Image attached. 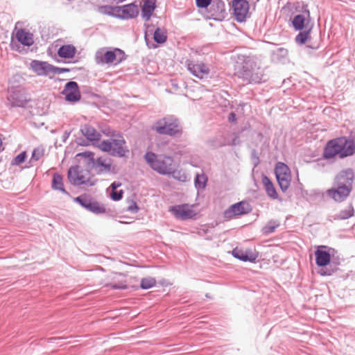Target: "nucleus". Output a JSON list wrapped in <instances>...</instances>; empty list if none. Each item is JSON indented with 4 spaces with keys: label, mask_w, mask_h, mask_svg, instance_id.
Returning a JSON list of instances; mask_svg holds the SVG:
<instances>
[{
    "label": "nucleus",
    "mask_w": 355,
    "mask_h": 355,
    "mask_svg": "<svg viewBox=\"0 0 355 355\" xmlns=\"http://www.w3.org/2000/svg\"><path fill=\"white\" fill-rule=\"evenodd\" d=\"M354 173L351 168L343 170L335 177L333 187L327 191V195L335 202H342L353 189Z\"/></svg>",
    "instance_id": "obj_1"
},
{
    "label": "nucleus",
    "mask_w": 355,
    "mask_h": 355,
    "mask_svg": "<svg viewBox=\"0 0 355 355\" xmlns=\"http://www.w3.org/2000/svg\"><path fill=\"white\" fill-rule=\"evenodd\" d=\"M355 154V133L348 137H341L327 142L323 152L324 159H331L338 155L345 158Z\"/></svg>",
    "instance_id": "obj_2"
},
{
    "label": "nucleus",
    "mask_w": 355,
    "mask_h": 355,
    "mask_svg": "<svg viewBox=\"0 0 355 355\" xmlns=\"http://www.w3.org/2000/svg\"><path fill=\"white\" fill-rule=\"evenodd\" d=\"M238 77L248 84H257L266 81L263 69L254 58L245 57L241 68L237 71Z\"/></svg>",
    "instance_id": "obj_3"
},
{
    "label": "nucleus",
    "mask_w": 355,
    "mask_h": 355,
    "mask_svg": "<svg viewBox=\"0 0 355 355\" xmlns=\"http://www.w3.org/2000/svg\"><path fill=\"white\" fill-rule=\"evenodd\" d=\"M103 132L111 138L102 141L98 145V148L113 157H125L129 150L123 135L119 132L114 130H109L107 132L104 131Z\"/></svg>",
    "instance_id": "obj_4"
},
{
    "label": "nucleus",
    "mask_w": 355,
    "mask_h": 355,
    "mask_svg": "<svg viewBox=\"0 0 355 355\" xmlns=\"http://www.w3.org/2000/svg\"><path fill=\"white\" fill-rule=\"evenodd\" d=\"M144 159L148 166L160 175L175 173L174 159L172 157L165 155H157L148 151L144 155Z\"/></svg>",
    "instance_id": "obj_5"
},
{
    "label": "nucleus",
    "mask_w": 355,
    "mask_h": 355,
    "mask_svg": "<svg viewBox=\"0 0 355 355\" xmlns=\"http://www.w3.org/2000/svg\"><path fill=\"white\" fill-rule=\"evenodd\" d=\"M151 130L159 135L179 137L182 134V128L178 118L174 115H166L157 120Z\"/></svg>",
    "instance_id": "obj_6"
},
{
    "label": "nucleus",
    "mask_w": 355,
    "mask_h": 355,
    "mask_svg": "<svg viewBox=\"0 0 355 355\" xmlns=\"http://www.w3.org/2000/svg\"><path fill=\"white\" fill-rule=\"evenodd\" d=\"M7 101L11 107H24L30 101L25 89L20 87H12L8 89Z\"/></svg>",
    "instance_id": "obj_7"
},
{
    "label": "nucleus",
    "mask_w": 355,
    "mask_h": 355,
    "mask_svg": "<svg viewBox=\"0 0 355 355\" xmlns=\"http://www.w3.org/2000/svg\"><path fill=\"white\" fill-rule=\"evenodd\" d=\"M275 173L281 190L287 191L291 185V175L288 166L283 162H277L275 168Z\"/></svg>",
    "instance_id": "obj_8"
},
{
    "label": "nucleus",
    "mask_w": 355,
    "mask_h": 355,
    "mask_svg": "<svg viewBox=\"0 0 355 355\" xmlns=\"http://www.w3.org/2000/svg\"><path fill=\"white\" fill-rule=\"evenodd\" d=\"M73 200L88 211L95 214H100L105 212V208L104 206L101 205L98 202L93 200L92 198L86 195L79 196L75 198Z\"/></svg>",
    "instance_id": "obj_9"
},
{
    "label": "nucleus",
    "mask_w": 355,
    "mask_h": 355,
    "mask_svg": "<svg viewBox=\"0 0 355 355\" xmlns=\"http://www.w3.org/2000/svg\"><path fill=\"white\" fill-rule=\"evenodd\" d=\"M252 211L250 205L245 201H241L231 205L223 212V218L227 220L233 217L250 213Z\"/></svg>",
    "instance_id": "obj_10"
},
{
    "label": "nucleus",
    "mask_w": 355,
    "mask_h": 355,
    "mask_svg": "<svg viewBox=\"0 0 355 355\" xmlns=\"http://www.w3.org/2000/svg\"><path fill=\"white\" fill-rule=\"evenodd\" d=\"M208 18L215 21H223L227 15L223 0H212L208 10Z\"/></svg>",
    "instance_id": "obj_11"
},
{
    "label": "nucleus",
    "mask_w": 355,
    "mask_h": 355,
    "mask_svg": "<svg viewBox=\"0 0 355 355\" xmlns=\"http://www.w3.org/2000/svg\"><path fill=\"white\" fill-rule=\"evenodd\" d=\"M61 94L64 96L67 101L72 103L79 101L81 98L78 85L75 81L67 83Z\"/></svg>",
    "instance_id": "obj_12"
},
{
    "label": "nucleus",
    "mask_w": 355,
    "mask_h": 355,
    "mask_svg": "<svg viewBox=\"0 0 355 355\" xmlns=\"http://www.w3.org/2000/svg\"><path fill=\"white\" fill-rule=\"evenodd\" d=\"M232 8L235 19L244 22L249 13V3L246 0H232Z\"/></svg>",
    "instance_id": "obj_13"
},
{
    "label": "nucleus",
    "mask_w": 355,
    "mask_h": 355,
    "mask_svg": "<svg viewBox=\"0 0 355 355\" xmlns=\"http://www.w3.org/2000/svg\"><path fill=\"white\" fill-rule=\"evenodd\" d=\"M186 66L187 70L192 75L200 79L207 78L210 73L209 67L203 62L196 64L193 61L187 60Z\"/></svg>",
    "instance_id": "obj_14"
},
{
    "label": "nucleus",
    "mask_w": 355,
    "mask_h": 355,
    "mask_svg": "<svg viewBox=\"0 0 355 355\" xmlns=\"http://www.w3.org/2000/svg\"><path fill=\"white\" fill-rule=\"evenodd\" d=\"M170 211L177 218L181 220L191 218L194 215L193 211L187 204L172 206L170 207Z\"/></svg>",
    "instance_id": "obj_15"
},
{
    "label": "nucleus",
    "mask_w": 355,
    "mask_h": 355,
    "mask_svg": "<svg viewBox=\"0 0 355 355\" xmlns=\"http://www.w3.org/2000/svg\"><path fill=\"white\" fill-rule=\"evenodd\" d=\"M30 69L37 76H46L51 73V64L45 61L34 60L30 64Z\"/></svg>",
    "instance_id": "obj_16"
},
{
    "label": "nucleus",
    "mask_w": 355,
    "mask_h": 355,
    "mask_svg": "<svg viewBox=\"0 0 355 355\" xmlns=\"http://www.w3.org/2000/svg\"><path fill=\"white\" fill-rule=\"evenodd\" d=\"M97 174L108 173L111 171V159L99 157L93 164Z\"/></svg>",
    "instance_id": "obj_17"
},
{
    "label": "nucleus",
    "mask_w": 355,
    "mask_h": 355,
    "mask_svg": "<svg viewBox=\"0 0 355 355\" xmlns=\"http://www.w3.org/2000/svg\"><path fill=\"white\" fill-rule=\"evenodd\" d=\"M232 254L235 258L243 261L253 262L258 257V254L253 252L251 250L243 251L238 248H234L232 250Z\"/></svg>",
    "instance_id": "obj_18"
},
{
    "label": "nucleus",
    "mask_w": 355,
    "mask_h": 355,
    "mask_svg": "<svg viewBox=\"0 0 355 355\" xmlns=\"http://www.w3.org/2000/svg\"><path fill=\"white\" fill-rule=\"evenodd\" d=\"M82 134L90 141H98L101 138V134L91 125L85 124L80 128Z\"/></svg>",
    "instance_id": "obj_19"
},
{
    "label": "nucleus",
    "mask_w": 355,
    "mask_h": 355,
    "mask_svg": "<svg viewBox=\"0 0 355 355\" xmlns=\"http://www.w3.org/2000/svg\"><path fill=\"white\" fill-rule=\"evenodd\" d=\"M138 15V6L135 3L122 6V19H135Z\"/></svg>",
    "instance_id": "obj_20"
},
{
    "label": "nucleus",
    "mask_w": 355,
    "mask_h": 355,
    "mask_svg": "<svg viewBox=\"0 0 355 355\" xmlns=\"http://www.w3.org/2000/svg\"><path fill=\"white\" fill-rule=\"evenodd\" d=\"M15 36L17 41L24 46H31L34 43L33 34L23 28L17 30Z\"/></svg>",
    "instance_id": "obj_21"
},
{
    "label": "nucleus",
    "mask_w": 355,
    "mask_h": 355,
    "mask_svg": "<svg viewBox=\"0 0 355 355\" xmlns=\"http://www.w3.org/2000/svg\"><path fill=\"white\" fill-rule=\"evenodd\" d=\"M315 263L320 267H326L330 263L331 254L329 252L322 250H317L315 252Z\"/></svg>",
    "instance_id": "obj_22"
},
{
    "label": "nucleus",
    "mask_w": 355,
    "mask_h": 355,
    "mask_svg": "<svg viewBox=\"0 0 355 355\" xmlns=\"http://www.w3.org/2000/svg\"><path fill=\"white\" fill-rule=\"evenodd\" d=\"M155 9V0H146L141 7V17L145 21H148Z\"/></svg>",
    "instance_id": "obj_23"
},
{
    "label": "nucleus",
    "mask_w": 355,
    "mask_h": 355,
    "mask_svg": "<svg viewBox=\"0 0 355 355\" xmlns=\"http://www.w3.org/2000/svg\"><path fill=\"white\" fill-rule=\"evenodd\" d=\"M76 53V49L72 44L62 45L58 50V56L64 59H70L73 58Z\"/></svg>",
    "instance_id": "obj_24"
},
{
    "label": "nucleus",
    "mask_w": 355,
    "mask_h": 355,
    "mask_svg": "<svg viewBox=\"0 0 355 355\" xmlns=\"http://www.w3.org/2000/svg\"><path fill=\"white\" fill-rule=\"evenodd\" d=\"M96 62L98 64L103 63H113L116 62V54L114 49L113 51H107L103 55H100L98 53L96 55Z\"/></svg>",
    "instance_id": "obj_25"
},
{
    "label": "nucleus",
    "mask_w": 355,
    "mask_h": 355,
    "mask_svg": "<svg viewBox=\"0 0 355 355\" xmlns=\"http://www.w3.org/2000/svg\"><path fill=\"white\" fill-rule=\"evenodd\" d=\"M51 188L53 190L59 191L64 194L69 195V193L64 187L63 177L58 173H55L53 175Z\"/></svg>",
    "instance_id": "obj_26"
},
{
    "label": "nucleus",
    "mask_w": 355,
    "mask_h": 355,
    "mask_svg": "<svg viewBox=\"0 0 355 355\" xmlns=\"http://www.w3.org/2000/svg\"><path fill=\"white\" fill-rule=\"evenodd\" d=\"M262 183L264 186L267 195L274 200L277 199L278 194L276 189L272 181L266 175L263 176Z\"/></svg>",
    "instance_id": "obj_27"
},
{
    "label": "nucleus",
    "mask_w": 355,
    "mask_h": 355,
    "mask_svg": "<svg viewBox=\"0 0 355 355\" xmlns=\"http://www.w3.org/2000/svg\"><path fill=\"white\" fill-rule=\"evenodd\" d=\"M167 32L164 28H157L153 33V40L158 44H163L167 40Z\"/></svg>",
    "instance_id": "obj_28"
},
{
    "label": "nucleus",
    "mask_w": 355,
    "mask_h": 355,
    "mask_svg": "<svg viewBox=\"0 0 355 355\" xmlns=\"http://www.w3.org/2000/svg\"><path fill=\"white\" fill-rule=\"evenodd\" d=\"M304 16L302 14H299L294 17L292 24L296 31H302L304 27Z\"/></svg>",
    "instance_id": "obj_29"
},
{
    "label": "nucleus",
    "mask_w": 355,
    "mask_h": 355,
    "mask_svg": "<svg viewBox=\"0 0 355 355\" xmlns=\"http://www.w3.org/2000/svg\"><path fill=\"white\" fill-rule=\"evenodd\" d=\"M207 182V178L205 174H197L195 180L194 184L195 187L197 189H203L205 188Z\"/></svg>",
    "instance_id": "obj_30"
},
{
    "label": "nucleus",
    "mask_w": 355,
    "mask_h": 355,
    "mask_svg": "<svg viewBox=\"0 0 355 355\" xmlns=\"http://www.w3.org/2000/svg\"><path fill=\"white\" fill-rule=\"evenodd\" d=\"M80 166L76 165L73 166H71L67 173V178L69 181V182L72 184H73V180H76V178H78V176L80 174Z\"/></svg>",
    "instance_id": "obj_31"
},
{
    "label": "nucleus",
    "mask_w": 355,
    "mask_h": 355,
    "mask_svg": "<svg viewBox=\"0 0 355 355\" xmlns=\"http://www.w3.org/2000/svg\"><path fill=\"white\" fill-rule=\"evenodd\" d=\"M156 279L152 277H147L141 279L140 282V287L142 289H149L153 288L156 284Z\"/></svg>",
    "instance_id": "obj_32"
},
{
    "label": "nucleus",
    "mask_w": 355,
    "mask_h": 355,
    "mask_svg": "<svg viewBox=\"0 0 355 355\" xmlns=\"http://www.w3.org/2000/svg\"><path fill=\"white\" fill-rule=\"evenodd\" d=\"M288 55V50L285 48L280 47L272 51L273 59L281 61Z\"/></svg>",
    "instance_id": "obj_33"
},
{
    "label": "nucleus",
    "mask_w": 355,
    "mask_h": 355,
    "mask_svg": "<svg viewBox=\"0 0 355 355\" xmlns=\"http://www.w3.org/2000/svg\"><path fill=\"white\" fill-rule=\"evenodd\" d=\"M73 185L80 186L83 184L87 186H93L94 184L90 181L89 179H86L84 175L80 174L78 178H76V180H73Z\"/></svg>",
    "instance_id": "obj_34"
},
{
    "label": "nucleus",
    "mask_w": 355,
    "mask_h": 355,
    "mask_svg": "<svg viewBox=\"0 0 355 355\" xmlns=\"http://www.w3.org/2000/svg\"><path fill=\"white\" fill-rule=\"evenodd\" d=\"M310 30L300 31L295 37V42L299 44H304L308 40L309 36Z\"/></svg>",
    "instance_id": "obj_35"
},
{
    "label": "nucleus",
    "mask_w": 355,
    "mask_h": 355,
    "mask_svg": "<svg viewBox=\"0 0 355 355\" xmlns=\"http://www.w3.org/2000/svg\"><path fill=\"white\" fill-rule=\"evenodd\" d=\"M354 215V209L352 206L347 209L341 210L338 214V218L341 220L348 219Z\"/></svg>",
    "instance_id": "obj_36"
},
{
    "label": "nucleus",
    "mask_w": 355,
    "mask_h": 355,
    "mask_svg": "<svg viewBox=\"0 0 355 355\" xmlns=\"http://www.w3.org/2000/svg\"><path fill=\"white\" fill-rule=\"evenodd\" d=\"M279 225L278 223L270 221L263 228V232L265 234H272Z\"/></svg>",
    "instance_id": "obj_37"
},
{
    "label": "nucleus",
    "mask_w": 355,
    "mask_h": 355,
    "mask_svg": "<svg viewBox=\"0 0 355 355\" xmlns=\"http://www.w3.org/2000/svg\"><path fill=\"white\" fill-rule=\"evenodd\" d=\"M26 153L25 151L20 153L11 162L12 166H17L25 162Z\"/></svg>",
    "instance_id": "obj_38"
},
{
    "label": "nucleus",
    "mask_w": 355,
    "mask_h": 355,
    "mask_svg": "<svg viewBox=\"0 0 355 355\" xmlns=\"http://www.w3.org/2000/svg\"><path fill=\"white\" fill-rule=\"evenodd\" d=\"M114 52L116 54V62L114 63V64H119L126 59V55L123 50L118 48H115Z\"/></svg>",
    "instance_id": "obj_39"
},
{
    "label": "nucleus",
    "mask_w": 355,
    "mask_h": 355,
    "mask_svg": "<svg viewBox=\"0 0 355 355\" xmlns=\"http://www.w3.org/2000/svg\"><path fill=\"white\" fill-rule=\"evenodd\" d=\"M98 12L103 14V15H107L109 16H112V6H101L98 7Z\"/></svg>",
    "instance_id": "obj_40"
},
{
    "label": "nucleus",
    "mask_w": 355,
    "mask_h": 355,
    "mask_svg": "<svg viewBox=\"0 0 355 355\" xmlns=\"http://www.w3.org/2000/svg\"><path fill=\"white\" fill-rule=\"evenodd\" d=\"M126 210L132 214L137 213L139 210L137 202L133 200H130L128 201V205L126 207Z\"/></svg>",
    "instance_id": "obj_41"
},
{
    "label": "nucleus",
    "mask_w": 355,
    "mask_h": 355,
    "mask_svg": "<svg viewBox=\"0 0 355 355\" xmlns=\"http://www.w3.org/2000/svg\"><path fill=\"white\" fill-rule=\"evenodd\" d=\"M78 156L85 157L88 158L89 162L92 164L96 161V159L94 158V153L90 151H85L81 153L78 154Z\"/></svg>",
    "instance_id": "obj_42"
},
{
    "label": "nucleus",
    "mask_w": 355,
    "mask_h": 355,
    "mask_svg": "<svg viewBox=\"0 0 355 355\" xmlns=\"http://www.w3.org/2000/svg\"><path fill=\"white\" fill-rule=\"evenodd\" d=\"M113 10L112 12V17L122 19V6H112Z\"/></svg>",
    "instance_id": "obj_43"
},
{
    "label": "nucleus",
    "mask_w": 355,
    "mask_h": 355,
    "mask_svg": "<svg viewBox=\"0 0 355 355\" xmlns=\"http://www.w3.org/2000/svg\"><path fill=\"white\" fill-rule=\"evenodd\" d=\"M70 69L68 68H61L58 67H55L51 64V73L53 74H60L64 72H69Z\"/></svg>",
    "instance_id": "obj_44"
},
{
    "label": "nucleus",
    "mask_w": 355,
    "mask_h": 355,
    "mask_svg": "<svg viewBox=\"0 0 355 355\" xmlns=\"http://www.w3.org/2000/svg\"><path fill=\"white\" fill-rule=\"evenodd\" d=\"M212 0H196V6L199 8H207L211 5Z\"/></svg>",
    "instance_id": "obj_45"
},
{
    "label": "nucleus",
    "mask_w": 355,
    "mask_h": 355,
    "mask_svg": "<svg viewBox=\"0 0 355 355\" xmlns=\"http://www.w3.org/2000/svg\"><path fill=\"white\" fill-rule=\"evenodd\" d=\"M123 194V191L122 190H119V191L114 190V191H112L110 197L113 200L117 201L122 198Z\"/></svg>",
    "instance_id": "obj_46"
},
{
    "label": "nucleus",
    "mask_w": 355,
    "mask_h": 355,
    "mask_svg": "<svg viewBox=\"0 0 355 355\" xmlns=\"http://www.w3.org/2000/svg\"><path fill=\"white\" fill-rule=\"evenodd\" d=\"M109 286L114 290L126 289L128 288L125 282L110 284Z\"/></svg>",
    "instance_id": "obj_47"
},
{
    "label": "nucleus",
    "mask_w": 355,
    "mask_h": 355,
    "mask_svg": "<svg viewBox=\"0 0 355 355\" xmlns=\"http://www.w3.org/2000/svg\"><path fill=\"white\" fill-rule=\"evenodd\" d=\"M42 156V152L39 148H35L32 153L31 159L37 161Z\"/></svg>",
    "instance_id": "obj_48"
},
{
    "label": "nucleus",
    "mask_w": 355,
    "mask_h": 355,
    "mask_svg": "<svg viewBox=\"0 0 355 355\" xmlns=\"http://www.w3.org/2000/svg\"><path fill=\"white\" fill-rule=\"evenodd\" d=\"M333 270H329L327 268H322L319 270V274L322 276H329L333 273Z\"/></svg>",
    "instance_id": "obj_49"
},
{
    "label": "nucleus",
    "mask_w": 355,
    "mask_h": 355,
    "mask_svg": "<svg viewBox=\"0 0 355 355\" xmlns=\"http://www.w3.org/2000/svg\"><path fill=\"white\" fill-rule=\"evenodd\" d=\"M228 121L232 123H236L237 121V118L236 114L233 112H230L228 116Z\"/></svg>",
    "instance_id": "obj_50"
},
{
    "label": "nucleus",
    "mask_w": 355,
    "mask_h": 355,
    "mask_svg": "<svg viewBox=\"0 0 355 355\" xmlns=\"http://www.w3.org/2000/svg\"><path fill=\"white\" fill-rule=\"evenodd\" d=\"M145 41H146V45L148 46V47L149 49H155L157 48V45L155 44L153 42L149 41V40L148 39V37H147V33H146L145 34Z\"/></svg>",
    "instance_id": "obj_51"
},
{
    "label": "nucleus",
    "mask_w": 355,
    "mask_h": 355,
    "mask_svg": "<svg viewBox=\"0 0 355 355\" xmlns=\"http://www.w3.org/2000/svg\"><path fill=\"white\" fill-rule=\"evenodd\" d=\"M10 46L12 50L19 51V46L13 39L11 40Z\"/></svg>",
    "instance_id": "obj_52"
},
{
    "label": "nucleus",
    "mask_w": 355,
    "mask_h": 355,
    "mask_svg": "<svg viewBox=\"0 0 355 355\" xmlns=\"http://www.w3.org/2000/svg\"><path fill=\"white\" fill-rule=\"evenodd\" d=\"M240 144H241V139H240L239 136L236 135L232 139V141L230 144V145H231V146H236V145H239Z\"/></svg>",
    "instance_id": "obj_53"
},
{
    "label": "nucleus",
    "mask_w": 355,
    "mask_h": 355,
    "mask_svg": "<svg viewBox=\"0 0 355 355\" xmlns=\"http://www.w3.org/2000/svg\"><path fill=\"white\" fill-rule=\"evenodd\" d=\"M121 186V183L114 182L111 184L112 191L116 190V189Z\"/></svg>",
    "instance_id": "obj_54"
},
{
    "label": "nucleus",
    "mask_w": 355,
    "mask_h": 355,
    "mask_svg": "<svg viewBox=\"0 0 355 355\" xmlns=\"http://www.w3.org/2000/svg\"><path fill=\"white\" fill-rule=\"evenodd\" d=\"M112 2H116L117 3H122L123 1H125V0H110Z\"/></svg>",
    "instance_id": "obj_55"
},
{
    "label": "nucleus",
    "mask_w": 355,
    "mask_h": 355,
    "mask_svg": "<svg viewBox=\"0 0 355 355\" xmlns=\"http://www.w3.org/2000/svg\"><path fill=\"white\" fill-rule=\"evenodd\" d=\"M196 52H197L198 54H200V53H201V52H202V53H205V51H203V49H199V50H198Z\"/></svg>",
    "instance_id": "obj_56"
},
{
    "label": "nucleus",
    "mask_w": 355,
    "mask_h": 355,
    "mask_svg": "<svg viewBox=\"0 0 355 355\" xmlns=\"http://www.w3.org/2000/svg\"><path fill=\"white\" fill-rule=\"evenodd\" d=\"M312 49H318V46L311 47Z\"/></svg>",
    "instance_id": "obj_57"
}]
</instances>
